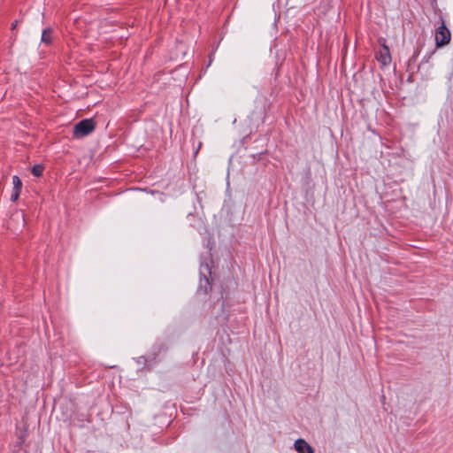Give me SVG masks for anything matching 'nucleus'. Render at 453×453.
<instances>
[{
	"label": "nucleus",
	"mask_w": 453,
	"mask_h": 453,
	"mask_svg": "<svg viewBox=\"0 0 453 453\" xmlns=\"http://www.w3.org/2000/svg\"><path fill=\"white\" fill-rule=\"evenodd\" d=\"M95 129V122L92 119H86L80 121L73 128V136L81 138L90 134Z\"/></svg>",
	"instance_id": "nucleus-1"
},
{
	"label": "nucleus",
	"mask_w": 453,
	"mask_h": 453,
	"mask_svg": "<svg viewBox=\"0 0 453 453\" xmlns=\"http://www.w3.org/2000/svg\"><path fill=\"white\" fill-rule=\"evenodd\" d=\"M450 32L446 27L445 24L442 23L435 32V42L437 47H442L449 43Z\"/></svg>",
	"instance_id": "nucleus-2"
},
{
	"label": "nucleus",
	"mask_w": 453,
	"mask_h": 453,
	"mask_svg": "<svg viewBox=\"0 0 453 453\" xmlns=\"http://www.w3.org/2000/svg\"><path fill=\"white\" fill-rule=\"evenodd\" d=\"M381 44V50L379 52L377 56V59L383 65H388L391 62V56L388 46L386 44V42L384 39H381L380 41Z\"/></svg>",
	"instance_id": "nucleus-3"
},
{
	"label": "nucleus",
	"mask_w": 453,
	"mask_h": 453,
	"mask_svg": "<svg viewBox=\"0 0 453 453\" xmlns=\"http://www.w3.org/2000/svg\"><path fill=\"white\" fill-rule=\"evenodd\" d=\"M295 449L298 453H313L312 448L303 439L295 441Z\"/></svg>",
	"instance_id": "nucleus-4"
},
{
	"label": "nucleus",
	"mask_w": 453,
	"mask_h": 453,
	"mask_svg": "<svg viewBox=\"0 0 453 453\" xmlns=\"http://www.w3.org/2000/svg\"><path fill=\"white\" fill-rule=\"evenodd\" d=\"M50 35H51L50 28L44 29L42 34V42L49 44L50 42Z\"/></svg>",
	"instance_id": "nucleus-5"
},
{
	"label": "nucleus",
	"mask_w": 453,
	"mask_h": 453,
	"mask_svg": "<svg viewBox=\"0 0 453 453\" xmlns=\"http://www.w3.org/2000/svg\"><path fill=\"white\" fill-rule=\"evenodd\" d=\"M43 170L44 167L42 165H35L32 168V173L36 177H40L42 174Z\"/></svg>",
	"instance_id": "nucleus-6"
},
{
	"label": "nucleus",
	"mask_w": 453,
	"mask_h": 453,
	"mask_svg": "<svg viewBox=\"0 0 453 453\" xmlns=\"http://www.w3.org/2000/svg\"><path fill=\"white\" fill-rule=\"evenodd\" d=\"M12 184H13V189L21 190L22 182L17 175H14L12 177Z\"/></svg>",
	"instance_id": "nucleus-7"
},
{
	"label": "nucleus",
	"mask_w": 453,
	"mask_h": 453,
	"mask_svg": "<svg viewBox=\"0 0 453 453\" xmlns=\"http://www.w3.org/2000/svg\"><path fill=\"white\" fill-rule=\"evenodd\" d=\"M20 191L21 190H19V189L18 190L17 189H13V192H12V194L11 196V200L12 202H16L18 200V198L19 196V194H20Z\"/></svg>",
	"instance_id": "nucleus-8"
},
{
	"label": "nucleus",
	"mask_w": 453,
	"mask_h": 453,
	"mask_svg": "<svg viewBox=\"0 0 453 453\" xmlns=\"http://www.w3.org/2000/svg\"><path fill=\"white\" fill-rule=\"evenodd\" d=\"M17 23H18V22H17V21H15V22L12 25V29L16 28V27H17Z\"/></svg>",
	"instance_id": "nucleus-9"
}]
</instances>
